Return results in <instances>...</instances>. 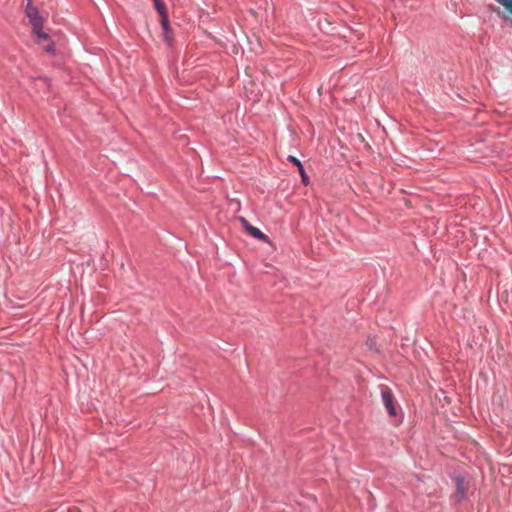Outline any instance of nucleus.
Returning <instances> with one entry per match:
<instances>
[{"mask_svg":"<svg viewBox=\"0 0 512 512\" xmlns=\"http://www.w3.org/2000/svg\"><path fill=\"white\" fill-rule=\"evenodd\" d=\"M381 397H382L383 404L386 407L389 415L390 416H395L396 415V408L394 406L393 395H392L391 390L389 388H387V387H384L381 390Z\"/></svg>","mask_w":512,"mask_h":512,"instance_id":"nucleus-2","label":"nucleus"},{"mask_svg":"<svg viewBox=\"0 0 512 512\" xmlns=\"http://www.w3.org/2000/svg\"><path fill=\"white\" fill-rule=\"evenodd\" d=\"M25 15L32 25V29L39 30L40 27H43L44 18L40 15L38 8L33 5V0H27Z\"/></svg>","mask_w":512,"mask_h":512,"instance_id":"nucleus-1","label":"nucleus"},{"mask_svg":"<svg viewBox=\"0 0 512 512\" xmlns=\"http://www.w3.org/2000/svg\"><path fill=\"white\" fill-rule=\"evenodd\" d=\"M161 16V26L164 30V36H165V40L170 43V38L168 36V31H169V20H168V13L165 12L164 14H160Z\"/></svg>","mask_w":512,"mask_h":512,"instance_id":"nucleus-6","label":"nucleus"},{"mask_svg":"<svg viewBox=\"0 0 512 512\" xmlns=\"http://www.w3.org/2000/svg\"><path fill=\"white\" fill-rule=\"evenodd\" d=\"M466 489L464 486V481L462 478L456 479V491H455V497L458 501L462 500L465 497Z\"/></svg>","mask_w":512,"mask_h":512,"instance_id":"nucleus-5","label":"nucleus"},{"mask_svg":"<svg viewBox=\"0 0 512 512\" xmlns=\"http://www.w3.org/2000/svg\"><path fill=\"white\" fill-rule=\"evenodd\" d=\"M44 51L47 52V53H50V54H54L55 52V46L52 42L48 43L45 47H44Z\"/></svg>","mask_w":512,"mask_h":512,"instance_id":"nucleus-9","label":"nucleus"},{"mask_svg":"<svg viewBox=\"0 0 512 512\" xmlns=\"http://www.w3.org/2000/svg\"><path fill=\"white\" fill-rule=\"evenodd\" d=\"M287 160L297 167V171H299V173L301 175V179H302L303 184L304 185H308L309 178H308V176L305 173V170H304V167H303L302 163L296 157H294V156H288Z\"/></svg>","mask_w":512,"mask_h":512,"instance_id":"nucleus-4","label":"nucleus"},{"mask_svg":"<svg viewBox=\"0 0 512 512\" xmlns=\"http://www.w3.org/2000/svg\"><path fill=\"white\" fill-rule=\"evenodd\" d=\"M153 2H154V6L159 14H164L165 12H167V9H166V6H165V3L163 2V0H153Z\"/></svg>","mask_w":512,"mask_h":512,"instance_id":"nucleus-8","label":"nucleus"},{"mask_svg":"<svg viewBox=\"0 0 512 512\" xmlns=\"http://www.w3.org/2000/svg\"><path fill=\"white\" fill-rule=\"evenodd\" d=\"M33 33H34V34H35V36L37 37L38 42H40V41H46V40H48V39H49L48 34H47V33H45V32L43 31V27H40V29H39V30H37V29H33Z\"/></svg>","mask_w":512,"mask_h":512,"instance_id":"nucleus-7","label":"nucleus"},{"mask_svg":"<svg viewBox=\"0 0 512 512\" xmlns=\"http://www.w3.org/2000/svg\"><path fill=\"white\" fill-rule=\"evenodd\" d=\"M41 80L44 81L47 86H49V80L47 78H41Z\"/></svg>","mask_w":512,"mask_h":512,"instance_id":"nucleus-10","label":"nucleus"},{"mask_svg":"<svg viewBox=\"0 0 512 512\" xmlns=\"http://www.w3.org/2000/svg\"><path fill=\"white\" fill-rule=\"evenodd\" d=\"M240 222L244 229L254 238L267 242L268 237L262 233L258 228L252 226L244 217H240Z\"/></svg>","mask_w":512,"mask_h":512,"instance_id":"nucleus-3","label":"nucleus"},{"mask_svg":"<svg viewBox=\"0 0 512 512\" xmlns=\"http://www.w3.org/2000/svg\"><path fill=\"white\" fill-rule=\"evenodd\" d=\"M7 290H4V297H7Z\"/></svg>","mask_w":512,"mask_h":512,"instance_id":"nucleus-11","label":"nucleus"}]
</instances>
